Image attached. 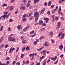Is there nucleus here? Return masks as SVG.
Segmentation results:
<instances>
[{"label": "nucleus", "instance_id": "f257e3e1", "mask_svg": "<svg viewBox=\"0 0 65 65\" xmlns=\"http://www.w3.org/2000/svg\"><path fill=\"white\" fill-rule=\"evenodd\" d=\"M34 17H36L35 21L36 22H37L39 17V13H38V12L37 11L35 12L34 13Z\"/></svg>", "mask_w": 65, "mask_h": 65}, {"label": "nucleus", "instance_id": "f03ea898", "mask_svg": "<svg viewBox=\"0 0 65 65\" xmlns=\"http://www.w3.org/2000/svg\"><path fill=\"white\" fill-rule=\"evenodd\" d=\"M11 13H9L7 15V14H5L4 15L3 17V19H5V18L6 17V18L7 19L8 18V17L10 15V14H11Z\"/></svg>", "mask_w": 65, "mask_h": 65}, {"label": "nucleus", "instance_id": "7ed1b4c3", "mask_svg": "<svg viewBox=\"0 0 65 65\" xmlns=\"http://www.w3.org/2000/svg\"><path fill=\"white\" fill-rule=\"evenodd\" d=\"M41 54H43L44 56H45L46 54V51L45 50H44L43 51L41 52Z\"/></svg>", "mask_w": 65, "mask_h": 65}, {"label": "nucleus", "instance_id": "20e7f679", "mask_svg": "<svg viewBox=\"0 0 65 65\" xmlns=\"http://www.w3.org/2000/svg\"><path fill=\"white\" fill-rule=\"evenodd\" d=\"M57 29H58L59 28H60V25H61V23L60 22H58L57 24Z\"/></svg>", "mask_w": 65, "mask_h": 65}, {"label": "nucleus", "instance_id": "39448f33", "mask_svg": "<svg viewBox=\"0 0 65 65\" xmlns=\"http://www.w3.org/2000/svg\"><path fill=\"white\" fill-rule=\"evenodd\" d=\"M43 20H45L46 21V24H47V23H48V21H49V19L48 18H44L43 19Z\"/></svg>", "mask_w": 65, "mask_h": 65}, {"label": "nucleus", "instance_id": "423d86ee", "mask_svg": "<svg viewBox=\"0 0 65 65\" xmlns=\"http://www.w3.org/2000/svg\"><path fill=\"white\" fill-rule=\"evenodd\" d=\"M49 34L50 35H51V36L52 37H53V36L54 35V33L52 31H51L49 32Z\"/></svg>", "mask_w": 65, "mask_h": 65}, {"label": "nucleus", "instance_id": "0eeeda50", "mask_svg": "<svg viewBox=\"0 0 65 65\" xmlns=\"http://www.w3.org/2000/svg\"><path fill=\"white\" fill-rule=\"evenodd\" d=\"M29 27V26H27L23 29L24 31H26V30H28V29Z\"/></svg>", "mask_w": 65, "mask_h": 65}, {"label": "nucleus", "instance_id": "6e6552de", "mask_svg": "<svg viewBox=\"0 0 65 65\" xmlns=\"http://www.w3.org/2000/svg\"><path fill=\"white\" fill-rule=\"evenodd\" d=\"M50 45V44H48L47 42H45L44 43V46H49Z\"/></svg>", "mask_w": 65, "mask_h": 65}, {"label": "nucleus", "instance_id": "1a4fd4ad", "mask_svg": "<svg viewBox=\"0 0 65 65\" xmlns=\"http://www.w3.org/2000/svg\"><path fill=\"white\" fill-rule=\"evenodd\" d=\"M17 28L19 30H20L22 29V28L21 26V25H19L18 27Z\"/></svg>", "mask_w": 65, "mask_h": 65}, {"label": "nucleus", "instance_id": "9d476101", "mask_svg": "<svg viewBox=\"0 0 65 65\" xmlns=\"http://www.w3.org/2000/svg\"><path fill=\"white\" fill-rule=\"evenodd\" d=\"M12 38L11 37H10V36H9L8 40L9 41H12Z\"/></svg>", "mask_w": 65, "mask_h": 65}, {"label": "nucleus", "instance_id": "9b49d317", "mask_svg": "<svg viewBox=\"0 0 65 65\" xmlns=\"http://www.w3.org/2000/svg\"><path fill=\"white\" fill-rule=\"evenodd\" d=\"M27 42V41L26 40H22V43H23L24 44H25Z\"/></svg>", "mask_w": 65, "mask_h": 65}, {"label": "nucleus", "instance_id": "f8f14e48", "mask_svg": "<svg viewBox=\"0 0 65 65\" xmlns=\"http://www.w3.org/2000/svg\"><path fill=\"white\" fill-rule=\"evenodd\" d=\"M61 8L59 9H58V12L59 13H61L62 15H63V14L62 13L60 12H61Z\"/></svg>", "mask_w": 65, "mask_h": 65}, {"label": "nucleus", "instance_id": "ddd939ff", "mask_svg": "<svg viewBox=\"0 0 65 65\" xmlns=\"http://www.w3.org/2000/svg\"><path fill=\"white\" fill-rule=\"evenodd\" d=\"M63 45H60V46L59 47V48L60 50H62V48H63Z\"/></svg>", "mask_w": 65, "mask_h": 65}, {"label": "nucleus", "instance_id": "4468645a", "mask_svg": "<svg viewBox=\"0 0 65 65\" xmlns=\"http://www.w3.org/2000/svg\"><path fill=\"white\" fill-rule=\"evenodd\" d=\"M45 57V56L44 55L42 56V57H41L40 59V61H41V60H42V59H43V58H44Z\"/></svg>", "mask_w": 65, "mask_h": 65}, {"label": "nucleus", "instance_id": "2eb2a0df", "mask_svg": "<svg viewBox=\"0 0 65 65\" xmlns=\"http://www.w3.org/2000/svg\"><path fill=\"white\" fill-rule=\"evenodd\" d=\"M63 34H62V32H60L59 34L58 35V36L60 37V36H61H61L62 35H63Z\"/></svg>", "mask_w": 65, "mask_h": 65}, {"label": "nucleus", "instance_id": "dca6fc26", "mask_svg": "<svg viewBox=\"0 0 65 65\" xmlns=\"http://www.w3.org/2000/svg\"><path fill=\"white\" fill-rule=\"evenodd\" d=\"M45 10V9L44 8L42 10H41V14H42V13H43V11H44Z\"/></svg>", "mask_w": 65, "mask_h": 65}, {"label": "nucleus", "instance_id": "f3484780", "mask_svg": "<svg viewBox=\"0 0 65 65\" xmlns=\"http://www.w3.org/2000/svg\"><path fill=\"white\" fill-rule=\"evenodd\" d=\"M26 18H23L22 19V21L23 22H26Z\"/></svg>", "mask_w": 65, "mask_h": 65}, {"label": "nucleus", "instance_id": "a211bd4d", "mask_svg": "<svg viewBox=\"0 0 65 65\" xmlns=\"http://www.w3.org/2000/svg\"><path fill=\"white\" fill-rule=\"evenodd\" d=\"M13 6H8L7 7V8H13Z\"/></svg>", "mask_w": 65, "mask_h": 65}, {"label": "nucleus", "instance_id": "6ab92c4d", "mask_svg": "<svg viewBox=\"0 0 65 65\" xmlns=\"http://www.w3.org/2000/svg\"><path fill=\"white\" fill-rule=\"evenodd\" d=\"M43 65H45L46 64V61L45 59L43 61Z\"/></svg>", "mask_w": 65, "mask_h": 65}, {"label": "nucleus", "instance_id": "aec40b11", "mask_svg": "<svg viewBox=\"0 0 65 65\" xmlns=\"http://www.w3.org/2000/svg\"><path fill=\"white\" fill-rule=\"evenodd\" d=\"M7 6V4H4L3 5H2V7H4V6Z\"/></svg>", "mask_w": 65, "mask_h": 65}, {"label": "nucleus", "instance_id": "412c9836", "mask_svg": "<svg viewBox=\"0 0 65 65\" xmlns=\"http://www.w3.org/2000/svg\"><path fill=\"white\" fill-rule=\"evenodd\" d=\"M44 47H41V48H40L39 49H37V50L38 51H40V50H42V49H43V48Z\"/></svg>", "mask_w": 65, "mask_h": 65}, {"label": "nucleus", "instance_id": "4be33fe9", "mask_svg": "<svg viewBox=\"0 0 65 65\" xmlns=\"http://www.w3.org/2000/svg\"><path fill=\"white\" fill-rule=\"evenodd\" d=\"M43 38H44V37L43 36H42L39 39L40 40H41V39H42Z\"/></svg>", "mask_w": 65, "mask_h": 65}, {"label": "nucleus", "instance_id": "5701e85b", "mask_svg": "<svg viewBox=\"0 0 65 65\" xmlns=\"http://www.w3.org/2000/svg\"><path fill=\"white\" fill-rule=\"evenodd\" d=\"M43 23V21L42 20H40L39 21V25H40V24Z\"/></svg>", "mask_w": 65, "mask_h": 65}, {"label": "nucleus", "instance_id": "b1692460", "mask_svg": "<svg viewBox=\"0 0 65 65\" xmlns=\"http://www.w3.org/2000/svg\"><path fill=\"white\" fill-rule=\"evenodd\" d=\"M39 1L38 0H34V3H36L37 2H38Z\"/></svg>", "mask_w": 65, "mask_h": 65}, {"label": "nucleus", "instance_id": "393cba45", "mask_svg": "<svg viewBox=\"0 0 65 65\" xmlns=\"http://www.w3.org/2000/svg\"><path fill=\"white\" fill-rule=\"evenodd\" d=\"M42 26H43V27H44V26H46V25L45 23H43L42 24Z\"/></svg>", "mask_w": 65, "mask_h": 65}, {"label": "nucleus", "instance_id": "a878e982", "mask_svg": "<svg viewBox=\"0 0 65 65\" xmlns=\"http://www.w3.org/2000/svg\"><path fill=\"white\" fill-rule=\"evenodd\" d=\"M11 30V28L10 27H8V31H10Z\"/></svg>", "mask_w": 65, "mask_h": 65}, {"label": "nucleus", "instance_id": "bb28decb", "mask_svg": "<svg viewBox=\"0 0 65 65\" xmlns=\"http://www.w3.org/2000/svg\"><path fill=\"white\" fill-rule=\"evenodd\" d=\"M51 5V1H49L48 3V6H50V5Z\"/></svg>", "mask_w": 65, "mask_h": 65}, {"label": "nucleus", "instance_id": "cd10ccee", "mask_svg": "<svg viewBox=\"0 0 65 65\" xmlns=\"http://www.w3.org/2000/svg\"><path fill=\"white\" fill-rule=\"evenodd\" d=\"M26 49L27 51H28V50H30V47L28 46H27L26 47Z\"/></svg>", "mask_w": 65, "mask_h": 65}, {"label": "nucleus", "instance_id": "c85d7f7f", "mask_svg": "<svg viewBox=\"0 0 65 65\" xmlns=\"http://www.w3.org/2000/svg\"><path fill=\"white\" fill-rule=\"evenodd\" d=\"M50 59H51L52 60H53V61H55L56 59L54 58H52V57H51Z\"/></svg>", "mask_w": 65, "mask_h": 65}, {"label": "nucleus", "instance_id": "c756f323", "mask_svg": "<svg viewBox=\"0 0 65 65\" xmlns=\"http://www.w3.org/2000/svg\"><path fill=\"white\" fill-rule=\"evenodd\" d=\"M32 14H33V13L32 12L30 13L29 14V17H31V15H32Z\"/></svg>", "mask_w": 65, "mask_h": 65}, {"label": "nucleus", "instance_id": "7c9ffc66", "mask_svg": "<svg viewBox=\"0 0 65 65\" xmlns=\"http://www.w3.org/2000/svg\"><path fill=\"white\" fill-rule=\"evenodd\" d=\"M45 27L41 29V32L42 31H44L45 30Z\"/></svg>", "mask_w": 65, "mask_h": 65}, {"label": "nucleus", "instance_id": "2f4dec72", "mask_svg": "<svg viewBox=\"0 0 65 65\" xmlns=\"http://www.w3.org/2000/svg\"><path fill=\"white\" fill-rule=\"evenodd\" d=\"M64 34H63V35H62L61 36V37H60V39H62V38H63L64 37Z\"/></svg>", "mask_w": 65, "mask_h": 65}, {"label": "nucleus", "instance_id": "473e14b6", "mask_svg": "<svg viewBox=\"0 0 65 65\" xmlns=\"http://www.w3.org/2000/svg\"><path fill=\"white\" fill-rule=\"evenodd\" d=\"M25 47H23L22 48V52H24V51H25Z\"/></svg>", "mask_w": 65, "mask_h": 65}, {"label": "nucleus", "instance_id": "72a5a7b5", "mask_svg": "<svg viewBox=\"0 0 65 65\" xmlns=\"http://www.w3.org/2000/svg\"><path fill=\"white\" fill-rule=\"evenodd\" d=\"M0 39L2 40H4V37H1Z\"/></svg>", "mask_w": 65, "mask_h": 65}, {"label": "nucleus", "instance_id": "f704fd0d", "mask_svg": "<svg viewBox=\"0 0 65 65\" xmlns=\"http://www.w3.org/2000/svg\"><path fill=\"white\" fill-rule=\"evenodd\" d=\"M37 42L36 41H35L34 42V45H36V44H37Z\"/></svg>", "mask_w": 65, "mask_h": 65}, {"label": "nucleus", "instance_id": "c9c22d12", "mask_svg": "<svg viewBox=\"0 0 65 65\" xmlns=\"http://www.w3.org/2000/svg\"><path fill=\"white\" fill-rule=\"evenodd\" d=\"M16 63V62L15 61H14L13 62L12 64L13 65H14L15 64V63Z\"/></svg>", "mask_w": 65, "mask_h": 65}, {"label": "nucleus", "instance_id": "e433bc0d", "mask_svg": "<svg viewBox=\"0 0 65 65\" xmlns=\"http://www.w3.org/2000/svg\"><path fill=\"white\" fill-rule=\"evenodd\" d=\"M26 15H26V14H24L22 18H26Z\"/></svg>", "mask_w": 65, "mask_h": 65}, {"label": "nucleus", "instance_id": "4c0bfd02", "mask_svg": "<svg viewBox=\"0 0 65 65\" xmlns=\"http://www.w3.org/2000/svg\"><path fill=\"white\" fill-rule=\"evenodd\" d=\"M47 13V14L49 15H50V14H51V13H50V11H48Z\"/></svg>", "mask_w": 65, "mask_h": 65}, {"label": "nucleus", "instance_id": "58836bf2", "mask_svg": "<svg viewBox=\"0 0 65 65\" xmlns=\"http://www.w3.org/2000/svg\"><path fill=\"white\" fill-rule=\"evenodd\" d=\"M19 48H20V47H18V48H17V50H16V52L17 53H18V51H19Z\"/></svg>", "mask_w": 65, "mask_h": 65}, {"label": "nucleus", "instance_id": "ea45409f", "mask_svg": "<svg viewBox=\"0 0 65 65\" xmlns=\"http://www.w3.org/2000/svg\"><path fill=\"white\" fill-rule=\"evenodd\" d=\"M54 19H55L56 21H58V17H55V18H54Z\"/></svg>", "mask_w": 65, "mask_h": 65}, {"label": "nucleus", "instance_id": "a19ab883", "mask_svg": "<svg viewBox=\"0 0 65 65\" xmlns=\"http://www.w3.org/2000/svg\"><path fill=\"white\" fill-rule=\"evenodd\" d=\"M34 30H32L30 34H33L34 33Z\"/></svg>", "mask_w": 65, "mask_h": 65}, {"label": "nucleus", "instance_id": "79ce46f5", "mask_svg": "<svg viewBox=\"0 0 65 65\" xmlns=\"http://www.w3.org/2000/svg\"><path fill=\"white\" fill-rule=\"evenodd\" d=\"M24 54H22L21 55V58H23V57H24Z\"/></svg>", "mask_w": 65, "mask_h": 65}, {"label": "nucleus", "instance_id": "37998d69", "mask_svg": "<svg viewBox=\"0 0 65 65\" xmlns=\"http://www.w3.org/2000/svg\"><path fill=\"white\" fill-rule=\"evenodd\" d=\"M4 44H2L1 46H0V47H1L2 46V47H4Z\"/></svg>", "mask_w": 65, "mask_h": 65}, {"label": "nucleus", "instance_id": "c03bdc74", "mask_svg": "<svg viewBox=\"0 0 65 65\" xmlns=\"http://www.w3.org/2000/svg\"><path fill=\"white\" fill-rule=\"evenodd\" d=\"M9 64V61H7V62H6V65H8V64Z\"/></svg>", "mask_w": 65, "mask_h": 65}, {"label": "nucleus", "instance_id": "a18cd8bd", "mask_svg": "<svg viewBox=\"0 0 65 65\" xmlns=\"http://www.w3.org/2000/svg\"><path fill=\"white\" fill-rule=\"evenodd\" d=\"M33 16H31V18L29 19L30 20H32V19H33Z\"/></svg>", "mask_w": 65, "mask_h": 65}, {"label": "nucleus", "instance_id": "49530a36", "mask_svg": "<svg viewBox=\"0 0 65 65\" xmlns=\"http://www.w3.org/2000/svg\"><path fill=\"white\" fill-rule=\"evenodd\" d=\"M51 41L52 43H54L55 42V41L52 39L51 40Z\"/></svg>", "mask_w": 65, "mask_h": 65}, {"label": "nucleus", "instance_id": "de8ad7c7", "mask_svg": "<svg viewBox=\"0 0 65 65\" xmlns=\"http://www.w3.org/2000/svg\"><path fill=\"white\" fill-rule=\"evenodd\" d=\"M33 55H34V54H30L29 55V56L30 57H32L33 56Z\"/></svg>", "mask_w": 65, "mask_h": 65}, {"label": "nucleus", "instance_id": "09e8293b", "mask_svg": "<svg viewBox=\"0 0 65 65\" xmlns=\"http://www.w3.org/2000/svg\"><path fill=\"white\" fill-rule=\"evenodd\" d=\"M54 6H55L54 5H52L51 6V8H54Z\"/></svg>", "mask_w": 65, "mask_h": 65}, {"label": "nucleus", "instance_id": "8fccbe9b", "mask_svg": "<svg viewBox=\"0 0 65 65\" xmlns=\"http://www.w3.org/2000/svg\"><path fill=\"white\" fill-rule=\"evenodd\" d=\"M8 44H6L5 45V48H7L8 47Z\"/></svg>", "mask_w": 65, "mask_h": 65}, {"label": "nucleus", "instance_id": "3c124183", "mask_svg": "<svg viewBox=\"0 0 65 65\" xmlns=\"http://www.w3.org/2000/svg\"><path fill=\"white\" fill-rule=\"evenodd\" d=\"M8 13V12H4V13L5 14H7Z\"/></svg>", "mask_w": 65, "mask_h": 65}, {"label": "nucleus", "instance_id": "603ef678", "mask_svg": "<svg viewBox=\"0 0 65 65\" xmlns=\"http://www.w3.org/2000/svg\"><path fill=\"white\" fill-rule=\"evenodd\" d=\"M17 65H20V63L19 62H17L16 63Z\"/></svg>", "mask_w": 65, "mask_h": 65}, {"label": "nucleus", "instance_id": "864d4df0", "mask_svg": "<svg viewBox=\"0 0 65 65\" xmlns=\"http://www.w3.org/2000/svg\"><path fill=\"white\" fill-rule=\"evenodd\" d=\"M58 60L59 59H57V61L54 63V64H57V63L58 62Z\"/></svg>", "mask_w": 65, "mask_h": 65}, {"label": "nucleus", "instance_id": "5fc2aeb1", "mask_svg": "<svg viewBox=\"0 0 65 65\" xmlns=\"http://www.w3.org/2000/svg\"><path fill=\"white\" fill-rule=\"evenodd\" d=\"M3 26H1V29H0V31H2V28H3Z\"/></svg>", "mask_w": 65, "mask_h": 65}, {"label": "nucleus", "instance_id": "6e6d98bb", "mask_svg": "<svg viewBox=\"0 0 65 65\" xmlns=\"http://www.w3.org/2000/svg\"><path fill=\"white\" fill-rule=\"evenodd\" d=\"M40 62H38L36 64V65H40Z\"/></svg>", "mask_w": 65, "mask_h": 65}, {"label": "nucleus", "instance_id": "4d7b16f0", "mask_svg": "<svg viewBox=\"0 0 65 65\" xmlns=\"http://www.w3.org/2000/svg\"><path fill=\"white\" fill-rule=\"evenodd\" d=\"M60 19L63 21H64V18H63V17H61L60 18Z\"/></svg>", "mask_w": 65, "mask_h": 65}, {"label": "nucleus", "instance_id": "13d9d810", "mask_svg": "<svg viewBox=\"0 0 65 65\" xmlns=\"http://www.w3.org/2000/svg\"><path fill=\"white\" fill-rule=\"evenodd\" d=\"M55 21H56L55 20V18H53V19L52 20V21L53 22H54Z\"/></svg>", "mask_w": 65, "mask_h": 65}, {"label": "nucleus", "instance_id": "bf43d9fd", "mask_svg": "<svg viewBox=\"0 0 65 65\" xmlns=\"http://www.w3.org/2000/svg\"><path fill=\"white\" fill-rule=\"evenodd\" d=\"M12 22V20L11 19L9 21V22L10 23V22Z\"/></svg>", "mask_w": 65, "mask_h": 65}, {"label": "nucleus", "instance_id": "052dcab7", "mask_svg": "<svg viewBox=\"0 0 65 65\" xmlns=\"http://www.w3.org/2000/svg\"><path fill=\"white\" fill-rule=\"evenodd\" d=\"M30 6V4L28 3L27 4V7H29Z\"/></svg>", "mask_w": 65, "mask_h": 65}, {"label": "nucleus", "instance_id": "680f3d73", "mask_svg": "<svg viewBox=\"0 0 65 65\" xmlns=\"http://www.w3.org/2000/svg\"><path fill=\"white\" fill-rule=\"evenodd\" d=\"M9 59V57L6 58V60H8Z\"/></svg>", "mask_w": 65, "mask_h": 65}, {"label": "nucleus", "instance_id": "e2e57ef3", "mask_svg": "<svg viewBox=\"0 0 65 65\" xmlns=\"http://www.w3.org/2000/svg\"><path fill=\"white\" fill-rule=\"evenodd\" d=\"M15 1V0H12L11 1V3H13L14 1Z\"/></svg>", "mask_w": 65, "mask_h": 65}, {"label": "nucleus", "instance_id": "0e129e2a", "mask_svg": "<svg viewBox=\"0 0 65 65\" xmlns=\"http://www.w3.org/2000/svg\"><path fill=\"white\" fill-rule=\"evenodd\" d=\"M12 40L13 41H14L15 40V39L14 38H12Z\"/></svg>", "mask_w": 65, "mask_h": 65}, {"label": "nucleus", "instance_id": "69168bd1", "mask_svg": "<svg viewBox=\"0 0 65 65\" xmlns=\"http://www.w3.org/2000/svg\"><path fill=\"white\" fill-rule=\"evenodd\" d=\"M50 59H49V60H48L47 61V63H49V62H50Z\"/></svg>", "mask_w": 65, "mask_h": 65}, {"label": "nucleus", "instance_id": "338daca9", "mask_svg": "<svg viewBox=\"0 0 65 65\" xmlns=\"http://www.w3.org/2000/svg\"><path fill=\"white\" fill-rule=\"evenodd\" d=\"M52 13H53V14H55V12L53 10L52 11Z\"/></svg>", "mask_w": 65, "mask_h": 65}, {"label": "nucleus", "instance_id": "774afa93", "mask_svg": "<svg viewBox=\"0 0 65 65\" xmlns=\"http://www.w3.org/2000/svg\"><path fill=\"white\" fill-rule=\"evenodd\" d=\"M44 5H45V6H46V5H47V3L45 2L44 3Z\"/></svg>", "mask_w": 65, "mask_h": 65}]
</instances>
